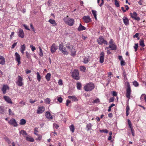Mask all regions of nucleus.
<instances>
[{
	"mask_svg": "<svg viewBox=\"0 0 146 146\" xmlns=\"http://www.w3.org/2000/svg\"><path fill=\"white\" fill-rule=\"evenodd\" d=\"M95 88L94 84L92 82H89L86 84L84 87V90L86 92H90Z\"/></svg>",
	"mask_w": 146,
	"mask_h": 146,
	"instance_id": "f257e3e1",
	"label": "nucleus"
},
{
	"mask_svg": "<svg viewBox=\"0 0 146 146\" xmlns=\"http://www.w3.org/2000/svg\"><path fill=\"white\" fill-rule=\"evenodd\" d=\"M63 20L66 24L70 26H72L74 25V19L68 18V15L64 18Z\"/></svg>",
	"mask_w": 146,
	"mask_h": 146,
	"instance_id": "f03ea898",
	"label": "nucleus"
},
{
	"mask_svg": "<svg viewBox=\"0 0 146 146\" xmlns=\"http://www.w3.org/2000/svg\"><path fill=\"white\" fill-rule=\"evenodd\" d=\"M58 49L64 55H68L69 52L66 49L65 47H64L62 43L59 44L58 46Z\"/></svg>",
	"mask_w": 146,
	"mask_h": 146,
	"instance_id": "7ed1b4c3",
	"label": "nucleus"
},
{
	"mask_svg": "<svg viewBox=\"0 0 146 146\" xmlns=\"http://www.w3.org/2000/svg\"><path fill=\"white\" fill-rule=\"evenodd\" d=\"M72 76L73 78L76 80H78L80 79L79 71L78 70L75 69L72 72Z\"/></svg>",
	"mask_w": 146,
	"mask_h": 146,
	"instance_id": "20e7f679",
	"label": "nucleus"
},
{
	"mask_svg": "<svg viewBox=\"0 0 146 146\" xmlns=\"http://www.w3.org/2000/svg\"><path fill=\"white\" fill-rule=\"evenodd\" d=\"M23 78L20 76H18L17 80L16 82L17 84L19 86H21L23 85Z\"/></svg>",
	"mask_w": 146,
	"mask_h": 146,
	"instance_id": "39448f33",
	"label": "nucleus"
},
{
	"mask_svg": "<svg viewBox=\"0 0 146 146\" xmlns=\"http://www.w3.org/2000/svg\"><path fill=\"white\" fill-rule=\"evenodd\" d=\"M97 42L99 44L101 45L103 43L107 45L108 42L107 41L105 40L102 36H100L97 40Z\"/></svg>",
	"mask_w": 146,
	"mask_h": 146,
	"instance_id": "423d86ee",
	"label": "nucleus"
},
{
	"mask_svg": "<svg viewBox=\"0 0 146 146\" xmlns=\"http://www.w3.org/2000/svg\"><path fill=\"white\" fill-rule=\"evenodd\" d=\"M131 92V90L130 86L129 84L128 83L127 85V88L126 90V96L127 98L129 99L130 98V95Z\"/></svg>",
	"mask_w": 146,
	"mask_h": 146,
	"instance_id": "0eeeda50",
	"label": "nucleus"
},
{
	"mask_svg": "<svg viewBox=\"0 0 146 146\" xmlns=\"http://www.w3.org/2000/svg\"><path fill=\"white\" fill-rule=\"evenodd\" d=\"M130 14L132 18L134 19L137 21H139L140 20V18L137 16V14L135 12H133V13H131Z\"/></svg>",
	"mask_w": 146,
	"mask_h": 146,
	"instance_id": "6e6552de",
	"label": "nucleus"
},
{
	"mask_svg": "<svg viewBox=\"0 0 146 146\" xmlns=\"http://www.w3.org/2000/svg\"><path fill=\"white\" fill-rule=\"evenodd\" d=\"M8 123L11 125H13L14 127L17 126V124L16 120L14 118H12L8 121Z\"/></svg>",
	"mask_w": 146,
	"mask_h": 146,
	"instance_id": "1a4fd4ad",
	"label": "nucleus"
},
{
	"mask_svg": "<svg viewBox=\"0 0 146 146\" xmlns=\"http://www.w3.org/2000/svg\"><path fill=\"white\" fill-rule=\"evenodd\" d=\"M58 49V46L56 45L55 44H53L50 47V51L52 53L55 52Z\"/></svg>",
	"mask_w": 146,
	"mask_h": 146,
	"instance_id": "9d476101",
	"label": "nucleus"
},
{
	"mask_svg": "<svg viewBox=\"0 0 146 146\" xmlns=\"http://www.w3.org/2000/svg\"><path fill=\"white\" fill-rule=\"evenodd\" d=\"M15 60L17 62V65L19 66L21 64L20 56L17 52L15 53Z\"/></svg>",
	"mask_w": 146,
	"mask_h": 146,
	"instance_id": "9b49d317",
	"label": "nucleus"
},
{
	"mask_svg": "<svg viewBox=\"0 0 146 146\" xmlns=\"http://www.w3.org/2000/svg\"><path fill=\"white\" fill-rule=\"evenodd\" d=\"M82 19L86 23H88L91 21V18H90L89 16L88 15L83 17Z\"/></svg>",
	"mask_w": 146,
	"mask_h": 146,
	"instance_id": "f8f14e48",
	"label": "nucleus"
},
{
	"mask_svg": "<svg viewBox=\"0 0 146 146\" xmlns=\"http://www.w3.org/2000/svg\"><path fill=\"white\" fill-rule=\"evenodd\" d=\"M18 35L19 37L21 38H23L24 36V34L23 30L21 29L18 30Z\"/></svg>",
	"mask_w": 146,
	"mask_h": 146,
	"instance_id": "ddd939ff",
	"label": "nucleus"
},
{
	"mask_svg": "<svg viewBox=\"0 0 146 146\" xmlns=\"http://www.w3.org/2000/svg\"><path fill=\"white\" fill-rule=\"evenodd\" d=\"M100 63H102L104 62V53L103 52H102L100 54Z\"/></svg>",
	"mask_w": 146,
	"mask_h": 146,
	"instance_id": "4468645a",
	"label": "nucleus"
},
{
	"mask_svg": "<svg viewBox=\"0 0 146 146\" xmlns=\"http://www.w3.org/2000/svg\"><path fill=\"white\" fill-rule=\"evenodd\" d=\"M45 108L43 106L39 107L37 111V113L38 114H40L44 112V111Z\"/></svg>",
	"mask_w": 146,
	"mask_h": 146,
	"instance_id": "2eb2a0df",
	"label": "nucleus"
},
{
	"mask_svg": "<svg viewBox=\"0 0 146 146\" xmlns=\"http://www.w3.org/2000/svg\"><path fill=\"white\" fill-rule=\"evenodd\" d=\"M5 100L8 103L12 104L13 102L11 98L8 96H4L3 97Z\"/></svg>",
	"mask_w": 146,
	"mask_h": 146,
	"instance_id": "dca6fc26",
	"label": "nucleus"
},
{
	"mask_svg": "<svg viewBox=\"0 0 146 146\" xmlns=\"http://www.w3.org/2000/svg\"><path fill=\"white\" fill-rule=\"evenodd\" d=\"M71 55L72 56H74L76 55V50L73 46H72V48L70 50Z\"/></svg>",
	"mask_w": 146,
	"mask_h": 146,
	"instance_id": "f3484780",
	"label": "nucleus"
},
{
	"mask_svg": "<svg viewBox=\"0 0 146 146\" xmlns=\"http://www.w3.org/2000/svg\"><path fill=\"white\" fill-rule=\"evenodd\" d=\"M9 87L7 85H3L2 88V90L3 94H5L7 90H9Z\"/></svg>",
	"mask_w": 146,
	"mask_h": 146,
	"instance_id": "a211bd4d",
	"label": "nucleus"
},
{
	"mask_svg": "<svg viewBox=\"0 0 146 146\" xmlns=\"http://www.w3.org/2000/svg\"><path fill=\"white\" fill-rule=\"evenodd\" d=\"M5 63V58L2 56H0V64L3 65Z\"/></svg>",
	"mask_w": 146,
	"mask_h": 146,
	"instance_id": "6ab92c4d",
	"label": "nucleus"
},
{
	"mask_svg": "<svg viewBox=\"0 0 146 146\" xmlns=\"http://www.w3.org/2000/svg\"><path fill=\"white\" fill-rule=\"evenodd\" d=\"M45 115L46 117L48 119H52V117L50 113L48 111L46 112L45 114Z\"/></svg>",
	"mask_w": 146,
	"mask_h": 146,
	"instance_id": "aec40b11",
	"label": "nucleus"
},
{
	"mask_svg": "<svg viewBox=\"0 0 146 146\" xmlns=\"http://www.w3.org/2000/svg\"><path fill=\"white\" fill-rule=\"evenodd\" d=\"M123 23L125 25H127L129 24V21L128 19L126 17L124 16L123 18Z\"/></svg>",
	"mask_w": 146,
	"mask_h": 146,
	"instance_id": "412c9836",
	"label": "nucleus"
},
{
	"mask_svg": "<svg viewBox=\"0 0 146 146\" xmlns=\"http://www.w3.org/2000/svg\"><path fill=\"white\" fill-rule=\"evenodd\" d=\"M86 28L83 26H82L81 23H80V25L78 28V30L79 31L85 30Z\"/></svg>",
	"mask_w": 146,
	"mask_h": 146,
	"instance_id": "4be33fe9",
	"label": "nucleus"
},
{
	"mask_svg": "<svg viewBox=\"0 0 146 146\" xmlns=\"http://www.w3.org/2000/svg\"><path fill=\"white\" fill-rule=\"evenodd\" d=\"M68 98L72 99V100L74 102L77 101L78 100L77 98L74 96H69Z\"/></svg>",
	"mask_w": 146,
	"mask_h": 146,
	"instance_id": "5701e85b",
	"label": "nucleus"
},
{
	"mask_svg": "<svg viewBox=\"0 0 146 146\" xmlns=\"http://www.w3.org/2000/svg\"><path fill=\"white\" fill-rule=\"evenodd\" d=\"M51 24L53 25V26H56V23L55 21L52 19H50L48 21Z\"/></svg>",
	"mask_w": 146,
	"mask_h": 146,
	"instance_id": "b1692460",
	"label": "nucleus"
},
{
	"mask_svg": "<svg viewBox=\"0 0 146 146\" xmlns=\"http://www.w3.org/2000/svg\"><path fill=\"white\" fill-rule=\"evenodd\" d=\"M92 125L90 123L87 124L86 126V128L87 131H89L91 129L92 127Z\"/></svg>",
	"mask_w": 146,
	"mask_h": 146,
	"instance_id": "393cba45",
	"label": "nucleus"
},
{
	"mask_svg": "<svg viewBox=\"0 0 146 146\" xmlns=\"http://www.w3.org/2000/svg\"><path fill=\"white\" fill-rule=\"evenodd\" d=\"M109 47L111 48V50H116L117 49L116 46L114 44L110 45Z\"/></svg>",
	"mask_w": 146,
	"mask_h": 146,
	"instance_id": "a878e982",
	"label": "nucleus"
},
{
	"mask_svg": "<svg viewBox=\"0 0 146 146\" xmlns=\"http://www.w3.org/2000/svg\"><path fill=\"white\" fill-rule=\"evenodd\" d=\"M25 44H23V45L21 46L20 50L21 52L23 54L24 53V51L25 50Z\"/></svg>",
	"mask_w": 146,
	"mask_h": 146,
	"instance_id": "bb28decb",
	"label": "nucleus"
},
{
	"mask_svg": "<svg viewBox=\"0 0 146 146\" xmlns=\"http://www.w3.org/2000/svg\"><path fill=\"white\" fill-rule=\"evenodd\" d=\"M97 3L100 7H101L104 3V0H97Z\"/></svg>",
	"mask_w": 146,
	"mask_h": 146,
	"instance_id": "cd10ccee",
	"label": "nucleus"
},
{
	"mask_svg": "<svg viewBox=\"0 0 146 146\" xmlns=\"http://www.w3.org/2000/svg\"><path fill=\"white\" fill-rule=\"evenodd\" d=\"M90 61L89 57H86L84 59L83 62L85 64L88 63Z\"/></svg>",
	"mask_w": 146,
	"mask_h": 146,
	"instance_id": "c85d7f7f",
	"label": "nucleus"
},
{
	"mask_svg": "<svg viewBox=\"0 0 146 146\" xmlns=\"http://www.w3.org/2000/svg\"><path fill=\"white\" fill-rule=\"evenodd\" d=\"M51 74L50 73H47L45 76V78L47 81H49L50 80V78Z\"/></svg>",
	"mask_w": 146,
	"mask_h": 146,
	"instance_id": "c756f323",
	"label": "nucleus"
},
{
	"mask_svg": "<svg viewBox=\"0 0 146 146\" xmlns=\"http://www.w3.org/2000/svg\"><path fill=\"white\" fill-rule=\"evenodd\" d=\"M26 122V121L24 119H22L20 120L19 124L21 125H24Z\"/></svg>",
	"mask_w": 146,
	"mask_h": 146,
	"instance_id": "7c9ffc66",
	"label": "nucleus"
},
{
	"mask_svg": "<svg viewBox=\"0 0 146 146\" xmlns=\"http://www.w3.org/2000/svg\"><path fill=\"white\" fill-rule=\"evenodd\" d=\"M19 133L20 135L21 134L22 135L24 136V137H25V136H24V135H27V133L25 131L23 130H21L20 131Z\"/></svg>",
	"mask_w": 146,
	"mask_h": 146,
	"instance_id": "2f4dec72",
	"label": "nucleus"
},
{
	"mask_svg": "<svg viewBox=\"0 0 146 146\" xmlns=\"http://www.w3.org/2000/svg\"><path fill=\"white\" fill-rule=\"evenodd\" d=\"M82 87V84L79 82H78L77 83V88L78 90H80Z\"/></svg>",
	"mask_w": 146,
	"mask_h": 146,
	"instance_id": "473e14b6",
	"label": "nucleus"
},
{
	"mask_svg": "<svg viewBox=\"0 0 146 146\" xmlns=\"http://www.w3.org/2000/svg\"><path fill=\"white\" fill-rule=\"evenodd\" d=\"M37 75V79L39 82H40L41 80V77L38 72L36 73Z\"/></svg>",
	"mask_w": 146,
	"mask_h": 146,
	"instance_id": "72a5a7b5",
	"label": "nucleus"
},
{
	"mask_svg": "<svg viewBox=\"0 0 146 146\" xmlns=\"http://www.w3.org/2000/svg\"><path fill=\"white\" fill-rule=\"evenodd\" d=\"M26 139L27 141L30 142H33L34 140L33 138L32 137H26Z\"/></svg>",
	"mask_w": 146,
	"mask_h": 146,
	"instance_id": "f704fd0d",
	"label": "nucleus"
},
{
	"mask_svg": "<svg viewBox=\"0 0 146 146\" xmlns=\"http://www.w3.org/2000/svg\"><path fill=\"white\" fill-rule=\"evenodd\" d=\"M92 13L93 14L95 19L96 20L97 19V14L96 13L97 12L96 11L94 10H92Z\"/></svg>",
	"mask_w": 146,
	"mask_h": 146,
	"instance_id": "c9c22d12",
	"label": "nucleus"
},
{
	"mask_svg": "<svg viewBox=\"0 0 146 146\" xmlns=\"http://www.w3.org/2000/svg\"><path fill=\"white\" fill-rule=\"evenodd\" d=\"M139 45L142 47H144L145 45L144 43L143 40L142 39H140L139 41Z\"/></svg>",
	"mask_w": 146,
	"mask_h": 146,
	"instance_id": "e433bc0d",
	"label": "nucleus"
},
{
	"mask_svg": "<svg viewBox=\"0 0 146 146\" xmlns=\"http://www.w3.org/2000/svg\"><path fill=\"white\" fill-rule=\"evenodd\" d=\"M130 110V108L128 105H127L126 108V116H127L129 114V111Z\"/></svg>",
	"mask_w": 146,
	"mask_h": 146,
	"instance_id": "4c0bfd02",
	"label": "nucleus"
},
{
	"mask_svg": "<svg viewBox=\"0 0 146 146\" xmlns=\"http://www.w3.org/2000/svg\"><path fill=\"white\" fill-rule=\"evenodd\" d=\"M39 49H40V51L39 53V55L41 57H42L43 56V53L42 52V50L40 47H39Z\"/></svg>",
	"mask_w": 146,
	"mask_h": 146,
	"instance_id": "58836bf2",
	"label": "nucleus"
},
{
	"mask_svg": "<svg viewBox=\"0 0 146 146\" xmlns=\"http://www.w3.org/2000/svg\"><path fill=\"white\" fill-rule=\"evenodd\" d=\"M70 130L72 132V133H73L74 132V127L73 125H72L70 127Z\"/></svg>",
	"mask_w": 146,
	"mask_h": 146,
	"instance_id": "ea45409f",
	"label": "nucleus"
},
{
	"mask_svg": "<svg viewBox=\"0 0 146 146\" xmlns=\"http://www.w3.org/2000/svg\"><path fill=\"white\" fill-rule=\"evenodd\" d=\"M127 122L128 123V124L129 125V127L130 128V129L133 128L132 127V124L131 123L130 120L128 119L127 121Z\"/></svg>",
	"mask_w": 146,
	"mask_h": 146,
	"instance_id": "a19ab883",
	"label": "nucleus"
},
{
	"mask_svg": "<svg viewBox=\"0 0 146 146\" xmlns=\"http://www.w3.org/2000/svg\"><path fill=\"white\" fill-rule=\"evenodd\" d=\"M135 45L134 46V48L135 49V51L136 52L137 50L138 44L137 43L135 44Z\"/></svg>",
	"mask_w": 146,
	"mask_h": 146,
	"instance_id": "79ce46f5",
	"label": "nucleus"
},
{
	"mask_svg": "<svg viewBox=\"0 0 146 146\" xmlns=\"http://www.w3.org/2000/svg\"><path fill=\"white\" fill-rule=\"evenodd\" d=\"M133 84L136 87H137L139 86V84L136 81H135L133 82Z\"/></svg>",
	"mask_w": 146,
	"mask_h": 146,
	"instance_id": "37998d69",
	"label": "nucleus"
},
{
	"mask_svg": "<svg viewBox=\"0 0 146 146\" xmlns=\"http://www.w3.org/2000/svg\"><path fill=\"white\" fill-rule=\"evenodd\" d=\"M4 112V111L3 108L2 107L0 106V113L1 114H3Z\"/></svg>",
	"mask_w": 146,
	"mask_h": 146,
	"instance_id": "c03bdc74",
	"label": "nucleus"
},
{
	"mask_svg": "<svg viewBox=\"0 0 146 146\" xmlns=\"http://www.w3.org/2000/svg\"><path fill=\"white\" fill-rule=\"evenodd\" d=\"M115 106V104H111V105L109 107V109H108V111L109 112L110 111H111V108L112 107L114 106Z\"/></svg>",
	"mask_w": 146,
	"mask_h": 146,
	"instance_id": "a18cd8bd",
	"label": "nucleus"
},
{
	"mask_svg": "<svg viewBox=\"0 0 146 146\" xmlns=\"http://www.w3.org/2000/svg\"><path fill=\"white\" fill-rule=\"evenodd\" d=\"M45 101L46 104H49L50 101L49 98H47L45 100Z\"/></svg>",
	"mask_w": 146,
	"mask_h": 146,
	"instance_id": "49530a36",
	"label": "nucleus"
},
{
	"mask_svg": "<svg viewBox=\"0 0 146 146\" xmlns=\"http://www.w3.org/2000/svg\"><path fill=\"white\" fill-rule=\"evenodd\" d=\"M115 4L116 6L117 7L119 6V3L117 0H114Z\"/></svg>",
	"mask_w": 146,
	"mask_h": 146,
	"instance_id": "de8ad7c7",
	"label": "nucleus"
},
{
	"mask_svg": "<svg viewBox=\"0 0 146 146\" xmlns=\"http://www.w3.org/2000/svg\"><path fill=\"white\" fill-rule=\"evenodd\" d=\"M86 69L85 67L84 66H81L80 67V70L82 71L85 72Z\"/></svg>",
	"mask_w": 146,
	"mask_h": 146,
	"instance_id": "09e8293b",
	"label": "nucleus"
},
{
	"mask_svg": "<svg viewBox=\"0 0 146 146\" xmlns=\"http://www.w3.org/2000/svg\"><path fill=\"white\" fill-rule=\"evenodd\" d=\"M26 56L27 58L28 59H30L31 58V55L29 53H28L27 52H26Z\"/></svg>",
	"mask_w": 146,
	"mask_h": 146,
	"instance_id": "8fccbe9b",
	"label": "nucleus"
},
{
	"mask_svg": "<svg viewBox=\"0 0 146 146\" xmlns=\"http://www.w3.org/2000/svg\"><path fill=\"white\" fill-rule=\"evenodd\" d=\"M100 101L98 98H97L93 101V103H97L99 102Z\"/></svg>",
	"mask_w": 146,
	"mask_h": 146,
	"instance_id": "3c124183",
	"label": "nucleus"
},
{
	"mask_svg": "<svg viewBox=\"0 0 146 146\" xmlns=\"http://www.w3.org/2000/svg\"><path fill=\"white\" fill-rule=\"evenodd\" d=\"M112 75V73L111 72H110L108 73V77H109L108 78V80L109 82L110 81V78L111 77V75Z\"/></svg>",
	"mask_w": 146,
	"mask_h": 146,
	"instance_id": "603ef678",
	"label": "nucleus"
},
{
	"mask_svg": "<svg viewBox=\"0 0 146 146\" xmlns=\"http://www.w3.org/2000/svg\"><path fill=\"white\" fill-rule=\"evenodd\" d=\"M100 131L101 132H104L106 133H108V131L106 129L100 130Z\"/></svg>",
	"mask_w": 146,
	"mask_h": 146,
	"instance_id": "864d4df0",
	"label": "nucleus"
},
{
	"mask_svg": "<svg viewBox=\"0 0 146 146\" xmlns=\"http://www.w3.org/2000/svg\"><path fill=\"white\" fill-rule=\"evenodd\" d=\"M9 114L10 115H14V113L11 110L9 109Z\"/></svg>",
	"mask_w": 146,
	"mask_h": 146,
	"instance_id": "5fc2aeb1",
	"label": "nucleus"
},
{
	"mask_svg": "<svg viewBox=\"0 0 146 146\" xmlns=\"http://www.w3.org/2000/svg\"><path fill=\"white\" fill-rule=\"evenodd\" d=\"M57 100L59 102L62 103V102L63 99L61 97H60L58 98Z\"/></svg>",
	"mask_w": 146,
	"mask_h": 146,
	"instance_id": "6e6d98bb",
	"label": "nucleus"
},
{
	"mask_svg": "<svg viewBox=\"0 0 146 146\" xmlns=\"http://www.w3.org/2000/svg\"><path fill=\"white\" fill-rule=\"evenodd\" d=\"M125 64V62L124 60H121V66H124Z\"/></svg>",
	"mask_w": 146,
	"mask_h": 146,
	"instance_id": "4d7b16f0",
	"label": "nucleus"
},
{
	"mask_svg": "<svg viewBox=\"0 0 146 146\" xmlns=\"http://www.w3.org/2000/svg\"><path fill=\"white\" fill-rule=\"evenodd\" d=\"M58 84L59 85L61 86L62 85V81L61 79H60L58 82Z\"/></svg>",
	"mask_w": 146,
	"mask_h": 146,
	"instance_id": "13d9d810",
	"label": "nucleus"
},
{
	"mask_svg": "<svg viewBox=\"0 0 146 146\" xmlns=\"http://www.w3.org/2000/svg\"><path fill=\"white\" fill-rule=\"evenodd\" d=\"M30 47L31 48V50L33 51H34L36 50V48L35 46H33L32 45H31Z\"/></svg>",
	"mask_w": 146,
	"mask_h": 146,
	"instance_id": "bf43d9fd",
	"label": "nucleus"
},
{
	"mask_svg": "<svg viewBox=\"0 0 146 146\" xmlns=\"http://www.w3.org/2000/svg\"><path fill=\"white\" fill-rule=\"evenodd\" d=\"M19 104H21V106H23L25 105V103L23 102V101H22L20 102L19 103Z\"/></svg>",
	"mask_w": 146,
	"mask_h": 146,
	"instance_id": "052dcab7",
	"label": "nucleus"
},
{
	"mask_svg": "<svg viewBox=\"0 0 146 146\" xmlns=\"http://www.w3.org/2000/svg\"><path fill=\"white\" fill-rule=\"evenodd\" d=\"M131 129V133H132V135L133 136H135V133H134V130H133V128L131 129Z\"/></svg>",
	"mask_w": 146,
	"mask_h": 146,
	"instance_id": "680f3d73",
	"label": "nucleus"
},
{
	"mask_svg": "<svg viewBox=\"0 0 146 146\" xmlns=\"http://www.w3.org/2000/svg\"><path fill=\"white\" fill-rule=\"evenodd\" d=\"M117 95V92L115 91H113L112 92V95L114 96H116Z\"/></svg>",
	"mask_w": 146,
	"mask_h": 146,
	"instance_id": "e2e57ef3",
	"label": "nucleus"
},
{
	"mask_svg": "<svg viewBox=\"0 0 146 146\" xmlns=\"http://www.w3.org/2000/svg\"><path fill=\"white\" fill-rule=\"evenodd\" d=\"M4 139L5 140L7 141L8 142V141H9V139L8 138V137H7L6 136H5L4 137Z\"/></svg>",
	"mask_w": 146,
	"mask_h": 146,
	"instance_id": "0e129e2a",
	"label": "nucleus"
},
{
	"mask_svg": "<svg viewBox=\"0 0 146 146\" xmlns=\"http://www.w3.org/2000/svg\"><path fill=\"white\" fill-rule=\"evenodd\" d=\"M23 26H24V27H25V29H27V30H30L28 28L27 26V25H26L23 24Z\"/></svg>",
	"mask_w": 146,
	"mask_h": 146,
	"instance_id": "69168bd1",
	"label": "nucleus"
},
{
	"mask_svg": "<svg viewBox=\"0 0 146 146\" xmlns=\"http://www.w3.org/2000/svg\"><path fill=\"white\" fill-rule=\"evenodd\" d=\"M114 99L113 98H111L110 99L109 102H112L114 101Z\"/></svg>",
	"mask_w": 146,
	"mask_h": 146,
	"instance_id": "338daca9",
	"label": "nucleus"
},
{
	"mask_svg": "<svg viewBox=\"0 0 146 146\" xmlns=\"http://www.w3.org/2000/svg\"><path fill=\"white\" fill-rule=\"evenodd\" d=\"M66 47L68 48V49L70 50L71 49L70 48V44H66Z\"/></svg>",
	"mask_w": 146,
	"mask_h": 146,
	"instance_id": "774afa93",
	"label": "nucleus"
}]
</instances>
